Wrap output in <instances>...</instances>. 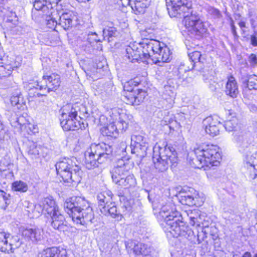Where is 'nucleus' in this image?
<instances>
[{
	"instance_id": "obj_33",
	"label": "nucleus",
	"mask_w": 257,
	"mask_h": 257,
	"mask_svg": "<svg viewBox=\"0 0 257 257\" xmlns=\"http://www.w3.org/2000/svg\"><path fill=\"white\" fill-rule=\"evenodd\" d=\"M237 124V119L236 117H233L232 119L225 121L224 126L227 131L231 132L235 130Z\"/></svg>"
},
{
	"instance_id": "obj_55",
	"label": "nucleus",
	"mask_w": 257,
	"mask_h": 257,
	"mask_svg": "<svg viewBox=\"0 0 257 257\" xmlns=\"http://www.w3.org/2000/svg\"><path fill=\"white\" fill-rule=\"evenodd\" d=\"M238 25L240 28H243L245 27V23L244 22L241 21L238 23Z\"/></svg>"
},
{
	"instance_id": "obj_62",
	"label": "nucleus",
	"mask_w": 257,
	"mask_h": 257,
	"mask_svg": "<svg viewBox=\"0 0 257 257\" xmlns=\"http://www.w3.org/2000/svg\"><path fill=\"white\" fill-rule=\"evenodd\" d=\"M194 99H196V100H199V99L198 97H197H197H195Z\"/></svg>"
},
{
	"instance_id": "obj_50",
	"label": "nucleus",
	"mask_w": 257,
	"mask_h": 257,
	"mask_svg": "<svg viewBox=\"0 0 257 257\" xmlns=\"http://www.w3.org/2000/svg\"><path fill=\"white\" fill-rule=\"evenodd\" d=\"M5 131L4 129V125L0 121V141L2 140L5 137Z\"/></svg>"
},
{
	"instance_id": "obj_7",
	"label": "nucleus",
	"mask_w": 257,
	"mask_h": 257,
	"mask_svg": "<svg viewBox=\"0 0 257 257\" xmlns=\"http://www.w3.org/2000/svg\"><path fill=\"white\" fill-rule=\"evenodd\" d=\"M153 161L159 172L166 171L169 166H175L178 162L176 153L169 148L155 146L154 148Z\"/></svg>"
},
{
	"instance_id": "obj_23",
	"label": "nucleus",
	"mask_w": 257,
	"mask_h": 257,
	"mask_svg": "<svg viewBox=\"0 0 257 257\" xmlns=\"http://www.w3.org/2000/svg\"><path fill=\"white\" fill-rule=\"evenodd\" d=\"M189 57L191 60V62L193 63L192 64L191 68L186 69L184 65H181L178 68L179 74H181L183 72H186L189 70H192L194 67V64L196 62H202V55L199 51H194L192 53L188 54Z\"/></svg>"
},
{
	"instance_id": "obj_45",
	"label": "nucleus",
	"mask_w": 257,
	"mask_h": 257,
	"mask_svg": "<svg viewBox=\"0 0 257 257\" xmlns=\"http://www.w3.org/2000/svg\"><path fill=\"white\" fill-rule=\"evenodd\" d=\"M200 214H195V217H192V218L190 219V224L193 226L195 225L199 226L200 223Z\"/></svg>"
},
{
	"instance_id": "obj_60",
	"label": "nucleus",
	"mask_w": 257,
	"mask_h": 257,
	"mask_svg": "<svg viewBox=\"0 0 257 257\" xmlns=\"http://www.w3.org/2000/svg\"><path fill=\"white\" fill-rule=\"evenodd\" d=\"M255 158H256V166L257 167V152L255 153V156H254Z\"/></svg>"
},
{
	"instance_id": "obj_18",
	"label": "nucleus",
	"mask_w": 257,
	"mask_h": 257,
	"mask_svg": "<svg viewBox=\"0 0 257 257\" xmlns=\"http://www.w3.org/2000/svg\"><path fill=\"white\" fill-rule=\"evenodd\" d=\"M224 91L227 95L232 98H236L237 96L239 93L238 85L233 76H231L228 78Z\"/></svg>"
},
{
	"instance_id": "obj_8",
	"label": "nucleus",
	"mask_w": 257,
	"mask_h": 257,
	"mask_svg": "<svg viewBox=\"0 0 257 257\" xmlns=\"http://www.w3.org/2000/svg\"><path fill=\"white\" fill-rule=\"evenodd\" d=\"M216 146L202 144L194 149V152L197 160L206 165L217 166L221 159L220 154Z\"/></svg>"
},
{
	"instance_id": "obj_47",
	"label": "nucleus",
	"mask_w": 257,
	"mask_h": 257,
	"mask_svg": "<svg viewBox=\"0 0 257 257\" xmlns=\"http://www.w3.org/2000/svg\"><path fill=\"white\" fill-rule=\"evenodd\" d=\"M48 36V39L50 40V42L56 40L58 38V33L55 31H52L50 33L47 34Z\"/></svg>"
},
{
	"instance_id": "obj_42",
	"label": "nucleus",
	"mask_w": 257,
	"mask_h": 257,
	"mask_svg": "<svg viewBox=\"0 0 257 257\" xmlns=\"http://www.w3.org/2000/svg\"><path fill=\"white\" fill-rule=\"evenodd\" d=\"M87 39L90 44L100 41L97 38V35L95 33L92 32L88 34Z\"/></svg>"
},
{
	"instance_id": "obj_12",
	"label": "nucleus",
	"mask_w": 257,
	"mask_h": 257,
	"mask_svg": "<svg viewBox=\"0 0 257 257\" xmlns=\"http://www.w3.org/2000/svg\"><path fill=\"white\" fill-rule=\"evenodd\" d=\"M60 85V77L59 75L52 73L49 75L43 76L41 80L37 82L36 86L30 84L29 90V95H30L33 90V87L41 90H46L47 93L55 91Z\"/></svg>"
},
{
	"instance_id": "obj_52",
	"label": "nucleus",
	"mask_w": 257,
	"mask_h": 257,
	"mask_svg": "<svg viewBox=\"0 0 257 257\" xmlns=\"http://www.w3.org/2000/svg\"><path fill=\"white\" fill-rule=\"evenodd\" d=\"M251 44L253 46H257V38L254 35H252L250 38Z\"/></svg>"
},
{
	"instance_id": "obj_1",
	"label": "nucleus",
	"mask_w": 257,
	"mask_h": 257,
	"mask_svg": "<svg viewBox=\"0 0 257 257\" xmlns=\"http://www.w3.org/2000/svg\"><path fill=\"white\" fill-rule=\"evenodd\" d=\"M166 3L170 16L182 15L184 17L183 23L190 34L200 36L206 32V29L199 16L192 10L191 0H166Z\"/></svg>"
},
{
	"instance_id": "obj_37",
	"label": "nucleus",
	"mask_w": 257,
	"mask_h": 257,
	"mask_svg": "<svg viewBox=\"0 0 257 257\" xmlns=\"http://www.w3.org/2000/svg\"><path fill=\"white\" fill-rule=\"evenodd\" d=\"M42 150L43 148L41 147V146L37 145L36 143H33L29 146L28 152L30 155L36 157L41 154Z\"/></svg>"
},
{
	"instance_id": "obj_5",
	"label": "nucleus",
	"mask_w": 257,
	"mask_h": 257,
	"mask_svg": "<svg viewBox=\"0 0 257 257\" xmlns=\"http://www.w3.org/2000/svg\"><path fill=\"white\" fill-rule=\"evenodd\" d=\"M112 152V147L104 143L92 144L85 153L84 165L88 169L97 167L107 161Z\"/></svg>"
},
{
	"instance_id": "obj_43",
	"label": "nucleus",
	"mask_w": 257,
	"mask_h": 257,
	"mask_svg": "<svg viewBox=\"0 0 257 257\" xmlns=\"http://www.w3.org/2000/svg\"><path fill=\"white\" fill-rule=\"evenodd\" d=\"M248 170L246 172L248 178L249 180H253L257 178V170L254 168V171H250V167L247 168Z\"/></svg>"
},
{
	"instance_id": "obj_16",
	"label": "nucleus",
	"mask_w": 257,
	"mask_h": 257,
	"mask_svg": "<svg viewBox=\"0 0 257 257\" xmlns=\"http://www.w3.org/2000/svg\"><path fill=\"white\" fill-rule=\"evenodd\" d=\"M9 237V235L7 236V234L3 232H0V250L5 252H13L14 250L18 248L20 246V243L19 241L16 242V243L12 242L11 240L8 243V238Z\"/></svg>"
},
{
	"instance_id": "obj_14",
	"label": "nucleus",
	"mask_w": 257,
	"mask_h": 257,
	"mask_svg": "<svg viewBox=\"0 0 257 257\" xmlns=\"http://www.w3.org/2000/svg\"><path fill=\"white\" fill-rule=\"evenodd\" d=\"M203 125L206 133L213 137L219 134L220 126L221 125L217 118L212 116L205 118L203 120Z\"/></svg>"
},
{
	"instance_id": "obj_35",
	"label": "nucleus",
	"mask_w": 257,
	"mask_h": 257,
	"mask_svg": "<svg viewBox=\"0 0 257 257\" xmlns=\"http://www.w3.org/2000/svg\"><path fill=\"white\" fill-rule=\"evenodd\" d=\"M123 101L126 103L131 105H137L135 93L132 91H128L124 94Z\"/></svg>"
},
{
	"instance_id": "obj_9",
	"label": "nucleus",
	"mask_w": 257,
	"mask_h": 257,
	"mask_svg": "<svg viewBox=\"0 0 257 257\" xmlns=\"http://www.w3.org/2000/svg\"><path fill=\"white\" fill-rule=\"evenodd\" d=\"M44 204L47 217L51 218L52 227L59 231H67L69 226L66 224L64 216L60 213L55 201L51 197H47L44 199Z\"/></svg>"
},
{
	"instance_id": "obj_25",
	"label": "nucleus",
	"mask_w": 257,
	"mask_h": 257,
	"mask_svg": "<svg viewBox=\"0 0 257 257\" xmlns=\"http://www.w3.org/2000/svg\"><path fill=\"white\" fill-rule=\"evenodd\" d=\"M136 180L134 175L130 173L124 178L121 180L120 183L118 185L124 188H130L135 187L136 185Z\"/></svg>"
},
{
	"instance_id": "obj_57",
	"label": "nucleus",
	"mask_w": 257,
	"mask_h": 257,
	"mask_svg": "<svg viewBox=\"0 0 257 257\" xmlns=\"http://www.w3.org/2000/svg\"><path fill=\"white\" fill-rule=\"evenodd\" d=\"M121 146L122 147V151H123L124 150H125L126 148V144L124 142H122L121 143Z\"/></svg>"
},
{
	"instance_id": "obj_31",
	"label": "nucleus",
	"mask_w": 257,
	"mask_h": 257,
	"mask_svg": "<svg viewBox=\"0 0 257 257\" xmlns=\"http://www.w3.org/2000/svg\"><path fill=\"white\" fill-rule=\"evenodd\" d=\"M12 188L15 191L26 192L28 190V186L25 182L16 181L12 183Z\"/></svg>"
},
{
	"instance_id": "obj_10",
	"label": "nucleus",
	"mask_w": 257,
	"mask_h": 257,
	"mask_svg": "<svg viewBox=\"0 0 257 257\" xmlns=\"http://www.w3.org/2000/svg\"><path fill=\"white\" fill-rule=\"evenodd\" d=\"M60 124L65 131H75L85 128L84 124L81 122V118L78 116L76 109L71 105H67L63 109Z\"/></svg>"
},
{
	"instance_id": "obj_2",
	"label": "nucleus",
	"mask_w": 257,
	"mask_h": 257,
	"mask_svg": "<svg viewBox=\"0 0 257 257\" xmlns=\"http://www.w3.org/2000/svg\"><path fill=\"white\" fill-rule=\"evenodd\" d=\"M65 211L76 224L87 226L93 222L94 214L90 203L84 197L75 196L64 204Z\"/></svg>"
},
{
	"instance_id": "obj_38",
	"label": "nucleus",
	"mask_w": 257,
	"mask_h": 257,
	"mask_svg": "<svg viewBox=\"0 0 257 257\" xmlns=\"http://www.w3.org/2000/svg\"><path fill=\"white\" fill-rule=\"evenodd\" d=\"M44 199L41 202V203L38 204L35 206L34 209L33 213L35 217L39 216L43 212H44L45 215L47 216V214L45 209L44 206Z\"/></svg>"
},
{
	"instance_id": "obj_20",
	"label": "nucleus",
	"mask_w": 257,
	"mask_h": 257,
	"mask_svg": "<svg viewBox=\"0 0 257 257\" xmlns=\"http://www.w3.org/2000/svg\"><path fill=\"white\" fill-rule=\"evenodd\" d=\"M22 233L23 236L32 241L40 240L43 237V230L38 228H26Z\"/></svg>"
},
{
	"instance_id": "obj_40",
	"label": "nucleus",
	"mask_w": 257,
	"mask_h": 257,
	"mask_svg": "<svg viewBox=\"0 0 257 257\" xmlns=\"http://www.w3.org/2000/svg\"><path fill=\"white\" fill-rule=\"evenodd\" d=\"M32 1L34 8L37 11H40L45 7L49 0H32Z\"/></svg>"
},
{
	"instance_id": "obj_27",
	"label": "nucleus",
	"mask_w": 257,
	"mask_h": 257,
	"mask_svg": "<svg viewBox=\"0 0 257 257\" xmlns=\"http://www.w3.org/2000/svg\"><path fill=\"white\" fill-rule=\"evenodd\" d=\"M58 17L59 14L57 12L53 10V12L51 13V15L48 16L46 18L47 26L53 29V31H54L56 26L58 24L57 20H58Z\"/></svg>"
},
{
	"instance_id": "obj_61",
	"label": "nucleus",
	"mask_w": 257,
	"mask_h": 257,
	"mask_svg": "<svg viewBox=\"0 0 257 257\" xmlns=\"http://www.w3.org/2000/svg\"><path fill=\"white\" fill-rule=\"evenodd\" d=\"M128 1V3H132V2L133 3V2L135 1L136 0H127Z\"/></svg>"
},
{
	"instance_id": "obj_3",
	"label": "nucleus",
	"mask_w": 257,
	"mask_h": 257,
	"mask_svg": "<svg viewBox=\"0 0 257 257\" xmlns=\"http://www.w3.org/2000/svg\"><path fill=\"white\" fill-rule=\"evenodd\" d=\"M143 57V62L151 59L153 63L168 62L171 59L170 49L164 44L155 40H147L140 44Z\"/></svg>"
},
{
	"instance_id": "obj_46",
	"label": "nucleus",
	"mask_w": 257,
	"mask_h": 257,
	"mask_svg": "<svg viewBox=\"0 0 257 257\" xmlns=\"http://www.w3.org/2000/svg\"><path fill=\"white\" fill-rule=\"evenodd\" d=\"M251 66L254 67L257 64V58L255 54H251L248 57V60Z\"/></svg>"
},
{
	"instance_id": "obj_48",
	"label": "nucleus",
	"mask_w": 257,
	"mask_h": 257,
	"mask_svg": "<svg viewBox=\"0 0 257 257\" xmlns=\"http://www.w3.org/2000/svg\"><path fill=\"white\" fill-rule=\"evenodd\" d=\"M104 209V211L107 210L108 213L111 215H116V208L114 205H113L111 207H109V204H108L107 205H106V207H105V208Z\"/></svg>"
},
{
	"instance_id": "obj_13",
	"label": "nucleus",
	"mask_w": 257,
	"mask_h": 257,
	"mask_svg": "<svg viewBox=\"0 0 257 257\" xmlns=\"http://www.w3.org/2000/svg\"><path fill=\"white\" fill-rule=\"evenodd\" d=\"M131 145L134 146L132 152L136 153L138 157L142 159L146 155L148 144L146 138L140 135H133L131 137Z\"/></svg>"
},
{
	"instance_id": "obj_28",
	"label": "nucleus",
	"mask_w": 257,
	"mask_h": 257,
	"mask_svg": "<svg viewBox=\"0 0 257 257\" xmlns=\"http://www.w3.org/2000/svg\"><path fill=\"white\" fill-rule=\"evenodd\" d=\"M11 102L13 105L17 106L18 108L24 103V98L19 89H16L15 92H13L11 97Z\"/></svg>"
},
{
	"instance_id": "obj_58",
	"label": "nucleus",
	"mask_w": 257,
	"mask_h": 257,
	"mask_svg": "<svg viewBox=\"0 0 257 257\" xmlns=\"http://www.w3.org/2000/svg\"><path fill=\"white\" fill-rule=\"evenodd\" d=\"M62 0H53L54 2H55L57 5H58L59 3Z\"/></svg>"
},
{
	"instance_id": "obj_34",
	"label": "nucleus",
	"mask_w": 257,
	"mask_h": 257,
	"mask_svg": "<svg viewBox=\"0 0 257 257\" xmlns=\"http://www.w3.org/2000/svg\"><path fill=\"white\" fill-rule=\"evenodd\" d=\"M164 95L169 96V98L165 97V99H169L170 102H174L176 96V93L174 87L169 85L165 86Z\"/></svg>"
},
{
	"instance_id": "obj_21",
	"label": "nucleus",
	"mask_w": 257,
	"mask_h": 257,
	"mask_svg": "<svg viewBox=\"0 0 257 257\" xmlns=\"http://www.w3.org/2000/svg\"><path fill=\"white\" fill-rule=\"evenodd\" d=\"M75 18V15L71 12L64 13L60 16L59 15V24L64 30H68L72 26Z\"/></svg>"
},
{
	"instance_id": "obj_6",
	"label": "nucleus",
	"mask_w": 257,
	"mask_h": 257,
	"mask_svg": "<svg viewBox=\"0 0 257 257\" xmlns=\"http://www.w3.org/2000/svg\"><path fill=\"white\" fill-rule=\"evenodd\" d=\"M76 163L75 158H64L56 164L57 174L64 182L77 184L81 181L82 172Z\"/></svg>"
},
{
	"instance_id": "obj_26",
	"label": "nucleus",
	"mask_w": 257,
	"mask_h": 257,
	"mask_svg": "<svg viewBox=\"0 0 257 257\" xmlns=\"http://www.w3.org/2000/svg\"><path fill=\"white\" fill-rule=\"evenodd\" d=\"M255 153H247L244 157L243 163L246 168L250 167V171H254V167L256 164V160L254 157Z\"/></svg>"
},
{
	"instance_id": "obj_15",
	"label": "nucleus",
	"mask_w": 257,
	"mask_h": 257,
	"mask_svg": "<svg viewBox=\"0 0 257 257\" xmlns=\"http://www.w3.org/2000/svg\"><path fill=\"white\" fill-rule=\"evenodd\" d=\"M128 252L132 254L147 255L150 252V248L142 243H136L134 241L127 242L125 244Z\"/></svg>"
},
{
	"instance_id": "obj_59",
	"label": "nucleus",
	"mask_w": 257,
	"mask_h": 257,
	"mask_svg": "<svg viewBox=\"0 0 257 257\" xmlns=\"http://www.w3.org/2000/svg\"><path fill=\"white\" fill-rule=\"evenodd\" d=\"M97 69H95V68H93V70L92 71V73L94 74L95 72H97Z\"/></svg>"
},
{
	"instance_id": "obj_39",
	"label": "nucleus",
	"mask_w": 257,
	"mask_h": 257,
	"mask_svg": "<svg viewBox=\"0 0 257 257\" xmlns=\"http://www.w3.org/2000/svg\"><path fill=\"white\" fill-rule=\"evenodd\" d=\"M9 203V195L4 192H1L0 193V208L6 209Z\"/></svg>"
},
{
	"instance_id": "obj_19",
	"label": "nucleus",
	"mask_w": 257,
	"mask_h": 257,
	"mask_svg": "<svg viewBox=\"0 0 257 257\" xmlns=\"http://www.w3.org/2000/svg\"><path fill=\"white\" fill-rule=\"evenodd\" d=\"M125 56L128 60L132 62H143V57L140 50V47H137L136 49L131 46H128L126 48Z\"/></svg>"
},
{
	"instance_id": "obj_49",
	"label": "nucleus",
	"mask_w": 257,
	"mask_h": 257,
	"mask_svg": "<svg viewBox=\"0 0 257 257\" xmlns=\"http://www.w3.org/2000/svg\"><path fill=\"white\" fill-rule=\"evenodd\" d=\"M188 216L189 217V219H191L192 217H195V214H199V212L197 210H189L188 212L187 213Z\"/></svg>"
},
{
	"instance_id": "obj_56",
	"label": "nucleus",
	"mask_w": 257,
	"mask_h": 257,
	"mask_svg": "<svg viewBox=\"0 0 257 257\" xmlns=\"http://www.w3.org/2000/svg\"><path fill=\"white\" fill-rule=\"evenodd\" d=\"M225 213H229L231 214H233L234 213V210H232V209H229V210H225Z\"/></svg>"
},
{
	"instance_id": "obj_64",
	"label": "nucleus",
	"mask_w": 257,
	"mask_h": 257,
	"mask_svg": "<svg viewBox=\"0 0 257 257\" xmlns=\"http://www.w3.org/2000/svg\"><path fill=\"white\" fill-rule=\"evenodd\" d=\"M254 257H257V253H256V254L255 255Z\"/></svg>"
},
{
	"instance_id": "obj_51",
	"label": "nucleus",
	"mask_w": 257,
	"mask_h": 257,
	"mask_svg": "<svg viewBox=\"0 0 257 257\" xmlns=\"http://www.w3.org/2000/svg\"><path fill=\"white\" fill-rule=\"evenodd\" d=\"M5 71V68L3 66H0V75L2 77H6L11 74V71L8 70V72L5 74L3 72Z\"/></svg>"
},
{
	"instance_id": "obj_41",
	"label": "nucleus",
	"mask_w": 257,
	"mask_h": 257,
	"mask_svg": "<svg viewBox=\"0 0 257 257\" xmlns=\"http://www.w3.org/2000/svg\"><path fill=\"white\" fill-rule=\"evenodd\" d=\"M146 96V92L145 91L138 90L137 94H135L137 105L143 102Z\"/></svg>"
},
{
	"instance_id": "obj_63",
	"label": "nucleus",
	"mask_w": 257,
	"mask_h": 257,
	"mask_svg": "<svg viewBox=\"0 0 257 257\" xmlns=\"http://www.w3.org/2000/svg\"><path fill=\"white\" fill-rule=\"evenodd\" d=\"M87 74L91 75L90 72H87Z\"/></svg>"
},
{
	"instance_id": "obj_30",
	"label": "nucleus",
	"mask_w": 257,
	"mask_h": 257,
	"mask_svg": "<svg viewBox=\"0 0 257 257\" xmlns=\"http://www.w3.org/2000/svg\"><path fill=\"white\" fill-rule=\"evenodd\" d=\"M60 248L52 247L43 250L39 254V257H59Z\"/></svg>"
},
{
	"instance_id": "obj_29",
	"label": "nucleus",
	"mask_w": 257,
	"mask_h": 257,
	"mask_svg": "<svg viewBox=\"0 0 257 257\" xmlns=\"http://www.w3.org/2000/svg\"><path fill=\"white\" fill-rule=\"evenodd\" d=\"M203 81L208 85L209 88L212 90L216 89V85L217 84L216 78L210 72H207L203 74Z\"/></svg>"
},
{
	"instance_id": "obj_54",
	"label": "nucleus",
	"mask_w": 257,
	"mask_h": 257,
	"mask_svg": "<svg viewBox=\"0 0 257 257\" xmlns=\"http://www.w3.org/2000/svg\"><path fill=\"white\" fill-rule=\"evenodd\" d=\"M11 240H13L12 242L13 243H16V242H17V241H19L21 243V242L19 241V238L17 236L13 237L11 239H10L9 240V242H10Z\"/></svg>"
},
{
	"instance_id": "obj_36",
	"label": "nucleus",
	"mask_w": 257,
	"mask_h": 257,
	"mask_svg": "<svg viewBox=\"0 0 257 257\" xmlns=\"http://www.w3.org/2000/svg\"><path fill=\"white\" fill-rule=\"evenodd\" d=\"M247 87L249 90L257 89V76L255 75H251L248 77L246 82Z\"/></svg>"
},
{
	"instance_id": "obj_53",
	"label": "nucleus",
	"mask_w": 257,
	"mask_h": 257,
	"mask_svg": "<svg viewBox=\"0 0 257 257\" xmlns=\"http://www.w3.org/2000/svg\"><path fill=\"white\" fill-rule=\"evenodd\" d=\"M212 13L213 15H214L215 16H216L217 17H219L221 15L219 11H218V10L215 9H212Z\"/></svg>"
},
{
	"instance_id": "obj_17",
	"label": "nucleus",
	"mask_w": 257,
	"mask_h": 257,
	"mask_svg": "<svg viewBox=\"0 0 257 257\" xmlns=\"http://www.w3.org/2000/svg\"><path fill=\"white\" fill-rule=\"evenodd\" d=\"M129 173L127 166L125 164H123L122 166L118 165L115 167L111 172L113 182L118 185L123 178L127 176Z\"/></svg>"
},
{
	"instance_id": "obj_24",
	"label": "nucleus",
	"mask_w": 257,
	"mask_h": 257,
	"mask_svg": "<svg viewBox=\"0 0 257 257\" xmlns=\"http://www.w3.org/2000/svg\"><path fill=\"white\" fill-rule=\"evenodd\" d=\"M97 199L99 202V206L102 209H105L106 205L110 202L111 196L110 192L104 191L99 193L97 195ZM101 209V208H100Z\"/></svg>"
},
{
	"instance_id": "obj_4",
	"label": "nucleus",
	"mask_w": 257,
	"mask_h": 257,
	"mask_svg": "<svg viewBox=\"0 0 257 257\" xmlns=\"http://www.w3.org/2000/svg\"><path fill=\"white\" fill-rule=\"evenodd\" d=\"M158 219L164 231L170 232L174 237L181 234V226L183 223L182 217L172 204H167L161 208Z\"/></svg>"
},
{
	"instance_id": "obj_44",
	"label": "nucleus",
	"mask_w": 257,
	"mask_h": 257,
	"mask_svg": "<svg viewBox=\"0 0 257 257\" xmlns=\"http://www.w3.org/2000/svg\"><path fill=\"white\" fill-rule=\"evenodd\" d=\"M115 31L113 28H109L108 29H104L103 30V35L105 36H108V37H111L115 35Z\"/></svg>"
},
{
	"instance_id": "obj_11",
	"label": "nucleus",
	"mask_w": 257,
	"mask_h": 257,
	"mask_svg": "<svg viewBox=\"0 0 257 257\" xmlns=\"http://www.w3.org/2000/svg\"><path fill=\"white\" fill-rule=\"evenodd\" d=\"M113 121L106 126L101 128V133L103 136L116 138L119 131H123L128 126V116L123 112L115 110L111 115Z\"/></svg>"
},
{
	"instance_id": "obj_32",
	"label": "nucleus",
	"mask_w": 257,
	"mask_h": 257,
	"mask_svg": "<svg viewBox=\"0 0 257 257\" xmlns=\"http://www.w3.org/2000/svg\"><path fill=\"white\" fill-rule=\"evenodd\" d=\"M196 199L193 195L187 193L184 195H181L180 199L181 203L192 206L196 205Z\"/></svg>"
},
{
	"instance_id": "obj_22",
	"label": "nucleus",
	"mask_w": 257,
	"mask_h": 257,
	"mask_svg": "<svg viewBox=\"0 0 257 257\" xmlns=\"http://www.w3.org/2000/svg\"><path fill=\"white\" fill-rule=\"evenodd\" d=\"M150 0H136L133 3L128 4L136 14H144L147 8L150 5Z\"/></svg>"
}]
</instances>
